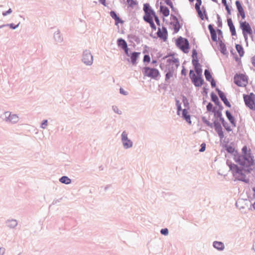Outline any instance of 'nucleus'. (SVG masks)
<instances>
[{
    "label": "nucleus",
    "mask_w": 255,
    "mask_h": 255,
    "mask_svg": "<svg viewBox=\"0 0 255 255\" xmlns=\"http://www.w3.org/2000/svg\"><path fill=\"white\" fill-rule=\"evenodd\" d=\"M173 76V73L172 72L169 71V72L167 73L165 76L166 80L170 79L171 77H172Z\"/></svg>",
    "instance_id": "nucleus-39"
},
{
    "label": "nucleus",
    "mask_w": 255,
    "mask_h": 255,
    "mask_svg": "<svg viewBox=\"0 0 255 255\" xmlns=\"http://www.w3.org/2000/svg\"><path fill=\"white\" fill-rule=\"evenodd\" d=\"M117 44L118 46L122 48L123 50L128 47L126 41L122 38H119L118 39Z\"/></svg>",
    "instance_id": "nucleus-22"
},
{
    "label": "nucleus",
    "mask_w": 255,
    "mask_h": 255,
    "mask_svg": "<svg viewBox=\"0 0 255 255\" xmlns=\"http://www.w3.org/2000/svg\"><path fill=\"white\" fill-rule=\"evenodd\" d=\"M59 180L61 183L66 184H68L71 183V179L67 176L62 177Z\"/></svg>",
    "instance_id": "nucleus-31"
},
{
    "label": "nucleus",
    "mask_w": 255,
    "mask_h": 255,
    "mask_svg": "<svg viewBox=\"0 0 255 255\" xmlns=\"http://www.w3.org/2000/svg\"><path fill=\"white\" fill-rule=\"evenodd\" d=\"M156 62V61L155 60H153L152 63H155Z\"/></svg>",
    "instance_id": "nucleus-60"
},
{
    "label": "nucleus",
    "mask_w": 255,
    "mask_h": 255,
    "mask_svg": "<svg viewBox=\"0 0 255 255\" xmlns=\"http://www.w3.org/2000/svg\"><path fill=\"white\" fill-rule=\"evenodd\" d=\"M218 31L219 32H221L220 30H218Z\"/></svg>",
    "instance_id": "nucleus-62"
},
{
    "label": "nucleus",
    "mask_w": 255,
    "mask_h": 255,
    "mask_svg": "<svg viewBox=\"0 0 255 255\" xmlns=\"http://www.w3.org/2000/svg\"><path fill=\"white\" fill-rule=\"evenodd\" d=\"M214 247L219 250H223L224 249V245L223 243L221 242L215 241L213 243Z\"/></svg>",
    "instance_id": "nucleus-28"
},
{
    "label": "nucleus",
    "mask_w": 255,
    "mask_h": 255,
    "mask_svg": "<svg viewBox=\"0 0 255 255\" xmlns=\"http://www.w3.org/2000/svg\"><path fill=\"white\" fill-rule=\"evenodd\" d=\"M234 80V83L239 87H246L248 83V77L243 74L235 75Z\"/></svg>",
    "instance_id": "nucleus-7"
},
{
    "label": "nucleus",
    "mask_w": 255,
    "mask_h": 255,
    "mask_svg": "<svg viewBox=\"0 0 255 255\" xmlns=\"http://www.w3.org/2000/svg\"><path fill=\"white\" fill-rule=\"evenodd\" d=\"M120 93L122 94H123L124 95H127L128 94V92L127 91H125L123 88H120Z\"/></svg>",
    "instance_id": "nucleus-48"
},
{
    "label": "nucleus",
    "mask_w": 255,
    "mask_h": 255,
    "mask_svg": "<svg viewBox=\"0 0 255 255\" xmlns=\"http://www.w3.org/2000/svg\"><path fill=\"white\" fill-rule=\"evenodd\" d=\"M253 191H254V196L255 195V188H253Z\"/></svg>",
    "instance_id": "nucleus-61"
},
{
    "label": "nucleus",
    "mask_w": 255,
    "mask_h": 255,
    "mask_svg": "<svg viewBox=\"0 0 255 255\" xmlns=\"http://www.w3.org/2000/svg\"><path fill=\"white\" fill-rule=\"evenodd\" d=\"M5 249L3 247H0V255H3L5 253Z\"/></svg>",
    "instance_id": "nucleus-45"
},
{
    "label": "nucleus",
    "mask_w": 255,
    "mask_h": 255,
    "mask_svg": "<svg viewBox=\"0 0 255 255\" xmlns=\"http://www.w3.org/2000/svg\"><path fill=\"white\" fill-rule=\"evenodd\" d=\"M0 118L5 123L11 124H15L19 121V117L16 114H13L9 111L4 112Z\"/></svg>",
    "instance_id": "nucleus-4"
},
{
    "label": "nucleus",
    "mask_w": 255,
    "mask_h": 255,
    "mask_svg": "<svg viewBox=\"0 0 255 255\" xmlns=\"http://www.w3.org/2000/svg\"><path fill=\"white\" fill-rule=\"evenodd\" d=\"M213 1L215 2H218V0H212Z\"/></svg>",
    "instance_id": "nucleus-58"
},
{
    "label": "nucleus",
    "mask_w": 255,
    "mask_h": 255,
    "mask_svg": "<svg viewBox=\"0 0 255 255\" xmlns=\"http://www.w3.org/2000/svg\"><path fill=\"white\" fill-rule=\"evenodd\" d=\"M124 50L125 51V52L126 53V54L128 56V57H130V54L131 53H129L128 52V47L126 48V49H124Z\"/></svg>",
    "instance_id": "nucleus-47"
},
{
    "label": "nucleus",
    "mask_w": 255,
    "mask_h": 255,
    "mask_svg": "<svg viewBox=\"0 0 255 255\" xmlns=\"http://www.w3.org/2000/svg\"><path fill=\"white\" fill-rule=\"evenodd\" d=\"M110 16L115 19V24L118 25L119 23H123L124 21L120 19V18L118 16L116 12L114 11H111L110 12Z\"/></svg>",
    "instance_id": "nucleus-18"
},
{
    "label": "nucleus",
    "mask_w": 255,
    "mask_h": 255,
    "mask_svg": "<svg viewBox=\"0 0 255 255\" xmlns=\"http://www.w3.org/2000/svg\"><path fill=\"white\" fill-rule=\"evenodd\" d=\"M198 16L202 20H204L205 18L208 19V17L206 14V11L204 6L201 9L200 6L195 7Z\"/></svg>",
    "instance_id": "nucleus-14"
},
{
    "label": "nucleus",
    "mask_w": 255,
    "mask_h": 255,
    "mask_svg": "<svg viewBox=\"0 0 255 255\" xmlns=\"http://www.w3.org/2000/svg\"><path fill=\"white\" fill-rule=\"evenodd\" d=\"M160 11L165 17L168 16L170 13L169 9L166 6L161 5L160 7Z\"/></svg>",
    "instance_id": "nucleus-23"
},
{
    "label": "nucleus",
    "mask_w": 255,
    "mask_h": 255,
    "mask_svg": "<svg viewBox=\"0 0 255 255\" xmlns=\"http://www.w3.org/2000/svg\"><path fill=\"white\" fill-rule=\"evenodd\" d=\"M227 22L228 26L230 28V31L231 32V34L232 35H236V29L234 25V24L233 23V21L231 19V18H228L227 19Z\"/></svg>",
    "instance_id": "nucleus-20"
},
{
    "label": "nucleus",
    "mask_w": 255,
    "mask_h": 255,
    "mask_svg": "<svg viewBox=\"0 0 255 255\" xmlns=\"http://www.w3.org/2000/svg\"><path fill=\"white\" fill-rule=\"evenodd\" d=\"M242 155H235V160L242 166L250 167L253 164L254 160L251 155V150L247 146L242 149Z\"/></svg>",
    "instance_id": "nucleus-2"
},
{
    "label": "nucleus",
    "mask_w": 255,
    "mask_h": 255,
    "mask_svg": "<svg viewBox=\"0 0 255 255\" xmlns=\"http://www.w3.org/2000/svg\"><path fill=\"white\" fill-rule=\"evenodd\" d=\"M12 12V9L11 8H9L7 11L2 12V15L3 16H6L9 14H10Z\"/></svg>",
    "instance_id": "nucleus-38"
},
{
    "label": "nucleus",
    "mask_w": 255,
    "mask_h": 255,
    "mask_svg": "<svg viewBox=\"0 0 255 255\" xmlns=\"http://www.w3.org/2000/svg\"><path fill=\"white\" fill-rule=\"evenodd\" d=\"M251 62L252 64L255 67V56H253L251 58Z\"/></svg>",
    "instance_id": "nucleus-50"
},
{
    "label": "nucleus",
    "mask_w": 255,
    "mask_h": 255,
    "mask_svg": "<svg viewBox=\"0 0 255 255\" xmlns=\"http://www.w3.org/2000/svg\"><path fill=\"white\" fill-rule=\"evenodd\" d=\"M219 44L220 46V50L221 52V53L224 55L227 54L228 53V52L225 43H224L222 41H221L219 42Z\"/></svg>",
    "instance_id": "nucleus-25"
},
{
    "label": "nucleus",
    "mask_w": 255,
    "mask_h": 255,
    "mask_svg": "<svg viewBox=\"0 0 255 255\" xmlns=\"http://www.w3.org/2000/svg\"><path fill=\"white\" fill-rule=\"evenodd\" d=\"M188 110V109H184L183 110L182 116L187 123H188L189 124H191V121L190 120V116L187 111Z\"/></svg>",
    "instance_id": "nucleus-21"
},
{
    "label": "nucleus",
    "mask_w": 255,
    "mask_h": 255,
    "mask_svg": "<svg viewBox=\"0 0 255 255\" xmlns=\"http://www.w3.org/2000/svg\"><path fill=\"white\" fill-rule=\"evenodd\" d=\"M196 72L197 75L195 74L193 71L190 70V77L194 85L196 87H200L203 85V80L202 79L200 73L197 70Z\"/></svg>",
    "instance_id": "nucleus-9"
},
{
    "label": "nucleus",
    "mask_w": 255,
    "mask_h": 255,
    "mask_svg": "<svg viewBox=\"0 0 255 255\" xmlns=\"http://www.w3.org/2000/svg\"><path fill=\"white\" fill-rule=\"evenodd\" d=\"M206 149V144L205 143H203L201 145V148L199 150L200 152H203Z\"/></svg>",
    "instance_id": "nucleus-42"
},
{
    "label": "nucleus",
    "mask_w": 255,
    "mask_h": 255,
    "mask_svg": "<svg viewBox=\"0 0 255 255\" xmlns=\"http://www.w3.org/2000/svg\"><path fill=\"white\" fill-rule=\"evenodd\" d=\"M223 125L224 126V127H225V128H226V129L228 131H230L232 130V128L229 127L228 126L226 125V124H225V123H223Z\"/></svg>",
    "instance_id": "nucleus-44"
},
{
    "label": "nucleus",
    "mask_w": 255,
    "mask_h": 255,
    "mask_svg": "<svg viewBox=\"0 0 255 255\" xmlns=\"http://www.w3.org/2000/svg\"><path fill=\"white\" fill-rule=\"evenodd\" d=\"M236 49L238 51L240 57L243 56L244 55V50L242 45L240 44L236 45Z\"/></svg>",
    "instance_id": "nucleus-29"
},
{
    "label": "nucleus",
    "mask_w": 255,
    "mask_h": 255,
    "mask_svg": "<svg viewBox=\"0 0 255 255\" xmlns=\"http://www.w3.org/2000/svg\"><path fill=\"white\" fill-rule=\"evenodd\" d=\"M157 34L159 37L162 38L164 41L166 40L167 36V32L165 27H162L161 28L159 27Z\"/></svg>",
    "instance_id": "nucleus-15"
},
{
    "label": "nucleus",
    "mask_w": 255,
    "mask_h": 255,
    "mask_svg": "<svg viewBox=\"0 0 255 255\" xmlns=\"http://www.w3.org/2000/svg\"><path fill=\"white\" fill-rule=\"evenodd\" d=\"M240 28L242 30L243 34L246 40L248 38V35H252L253 34V31L250 25V24L246 21H240Z\"/></svg>",
    "instance_id": "nucleus-5"
},
{
    "label": "nucleus",
    "mask_w": 255,
    "mask_h": 255,
    "mask_svg": "<svg viewBox=\"0 0 255 255\" xmlns=\"http://www.w3.org/2000/svg\"><path fill=\"white\" fill-rule=\"evenodd\" d=\"M143 62L149 63L150 61V56L148 55H145L143 57Z\"/></svg>",
    "instance_id": "nucleus-35"
},
{
    "label": "nucleus",
    "mask_w": 255,
    "mask_h": 255,
    "mask_svg": "<svg viewBox=\"0 0 255 255\" xmlns=\"http://www.w3.org/2000/svg\"><path fill=\"white\" fill-rule=\"evenodd\" d=\"M230 170L232 171L233 176L237 180L244 181L246 183L249 182V179L246 178V174L250 172L248 169L249 167L242 166V169H240L236 164L227 162Z\"/></svg>",
    "instance_id": "nucleus-3"
},
{
    "label": "nucleus",
    "mask_w": 255,
    "mask_h": 255,
    "mask_svg": "<svg viewBox=\"0 0 255 255\" xmlns=\"http://www.w3.org/2000/svg\"><path fill=\"white\" fill-rule=\"evenodd\" d=\"M235 4L238 11V16H241L242 19H244L246 17V13L240 1L237 0Z\"/></svg>",
    "instance_id": "nucleus-12"
},
{
    "label": "nucleus",
    "mask_w": 255,
    "mask_h": 255,
    "mask_svg": "<svg viewBox=\"0 0 255 255\" xmlns=\"http://www.w3.org/2000/svg\"><path fill=\"white\" fill-rule=\"evenodd\" d=\"M161 233L164 235H167L168 234V230L167 229H163L160 231Z\"/></svg>",
    "instance_id": "nucleus-41"
},
{
    "label": "nucleus",
    "mask_w": 255,
    "mask_h": 255,
    "mask_svg": "<svg viewBox=\"0 0 255 255\" xmlns=\"http://www.w3.org/2000/svg\"><path fill=\"white\" fill-rule=\"evenodd\" d=\"M143 9L144 12L143 19L150 24V27L153 30H155L156 28L154 24L153 19L155 20L157 24L159 25L160 21L158 17L148 3L144 4Z\"/></svg>",
    "instance_id": "nucleus-1"
},
{
    "label": "nucleus",
    "mask_w": 255,
    "mask_h": 255,
    "mask_svg": "<svg viewBox=\"0 0 255 255\" xmlns=\"http://www.w3.org/2000/svg\"><path fill=\"white\" fill-rule=\"evenodd\" d=\"M182 102L184 105L185 109H189V105L188 101L187 99V98L184 96H183L182 98Z\"/></svg>",
    "instance_id": "nucleus-33"
},
{
    "label": "nucleus",
    "mask_w": 255,
    "mask_h": 255,
    "mask_svg": "<svg viewBox=\"0 0 255 255\" xmlns=\"http://www.w3.org/2000/svg\"><path fill=\"white\" fill-rule=\"evenodd\" d=\"M211 85L212 87H215L216 86L215 82L213 80L211 81Z\"/></svg>",
    "instance_id": "nucleus-53"
},
{
    "label": "nucleus",
    "mask_w": 255,
    "mask_h": 255,
    "mask_svg": "<svg viewBox=\"0 0 255 255\" xmlns=\"http://www.w3.org/2000/svg\"><path fill=\"white\" fill-rule=\"evenodd\" d=\"M205 76L206 80L209 81H211V80H213L212 79V77L210 74V72L208 70H205Z\"/></svg>",
    "instance_id": "nucleus-32"
},
{
    "label": "nucleus",
    "mask_w": 255,
    "mask_h": 255,
    "mask_svg": "<svg viewBox=\"0 0 255 255\" xmlns=\"http://www.w3.org/2000/svg\"><path fill=\"white\" fill-rule=\"evenodd\" d=\"M253 208L255 209V202L253 205Z\"/></svg>",
    "instance_id": "nucleus-59"
},
{
    "label": "nucleus",
    "mask_w": 255,
    "mask_h": 255,
    "mask_svg": "<svg viewBox=\"0 0 255 255\" xmlns=\"http://www.w3.org/2000/svg\"><path fill=\"white\" fill-rule=\"evenodd\" d=\"M212 99H213V101L215 103L217 104V103H219V99H218V97H216V96L215 98H213H213H212Z\"/></svg>",
    "instance_id": "nucleus-49"
},
{
    "label": "nucleus",
    "mask_w": 255,
    "mask_h": 255,
    "mask_svg": "<svg viewBox=\"0 0 255 255\" xmlns=\"http://www.w3.org/2000/svg\"><path fill=\"white\" fill-rule=\"evenodd\" d=\"M142 72L144 76L152 79H156L159 75V72L157 69L151 68L148 67H144L142 70Z\"/></svg>",
    "instance_id": "nucleus-8"
},
{
    "label": "nucleus",
    "mask_w": 255,
    "mask_h": 255,
    "mask_svg": "<svg viewBox=\"0 0 255 255\" xmlns=\"http://www.w3.org/2000/svg\"><path fill=\"white\" fill-rule=\"evenodd\" d=\"M106 0H99V1L103 5H106Z\"/></svg>",
    "instance_id": "nucleus-51"
},
{
    "label": "nucleus",
    "mask_w": 255,
    "mask_h": 255,
    "mask_svg": "<svg viewBox=\"0 0 255 255\" xmlns=\"http://www.w3.org/2000/svg\"><path fill=\"white\" fill-rule=\"evenodd\" d=\"M196 0L197 2L195 3V7H198V6H201V5L202 4V0ZM189 1L190 2H193L194 1V0H189Z\"/></svg>",
    "instance_id": "nucleus-34"
},
{
    "label": "nucleus",
    "mask_w": 255,
    "mask_h": 255,
    "mask_svg": "<svg viewBox=\"0 0 255 255\" xmlns=\"http://www.w3.org/2000/svg\"><path fill=\"white\" fill-rule=\"evenodd\" d=\"M226 150L229 153H234L235 152V149L232 146L227 147Z\"/></svg>",
    "instance_id": "nucleus-37"
},
{
    "label": "nucleus",
    "mask_w": 255,
    "mask_h": 255,
    "mask_svg": "<svg viewBox=\"0 0 255 255\" xmlns=\"http://www.w3.org/2000/svg\"><path fill=\"white\" fill-rule=\"evenodd\" d=\"M19 24L20 22H19L17 25H14L13 23L2 24L0 25V29L4 27L8 26L12 29H15L18 27Z\"/></svg>",
    "instance_id": "nucleus-30"
},
{
    "label": "nucleus",
    "mask_w": 255,
    "mask_h": 255,
    "mask_svg": "<svg viewBox=\"0 0 255 255\" xmlns=\"http://www.w3.org/2000/svg\"><path fill=\"white\" fill-rule=\"evenodd\" d=\"M176 106L177 107L178 113V114H179V112L181 110V105L178 101H176Z\"/></svg>",
    "instance_id": "nucleus-40"
},
{
    "label": "nucleus",
    "mask_w": 255,
    "mask_h": 255,
    "mask_svg": "<svg viewBox=\"0 0 255 255\" xmlns=\"http://www.w3.org/2000/svg\"><path fill=\"white\" fill-rule=\"evenodd\" d=\"M246 105L251 110L255 111V95L251 93L249 95H243Z\"/></svg>",
    "instance_id": "nucleus-6"
},
{
    "label": "nucleus",
    "mask_w": 255,
    "mask_h": 255,
    "mask_svg": "<svg viewBox=\"0 0 255 255\" xmlns=\"http://www.w3.org/2000/svg\"><path fill=\"white\" fill-rule=\"evenodd\" d=\"M140 53L137 52H133L130 54V59L131 63L133 65H135L136 64V60L138 57L140 56Z\"/></svg>",
    "instance_id": "nucleus-17"
},
{
    "label": "nucleus",
    "mask_w": 255,
    "mask_h": 255,
    "mask_svg": "<svg viewBox=\"0 0 255 255\" xmlns=\"http://www.w3.org/2000/svg\"><path fill=\"white\" fill-rule=\"evenodd\" d=\"M83 61L87 65H91L93 63V59L90 52L85 50L83 53Z\"/></svg>",
    "instance_id": "nucleus-11"
},
{
    "label": "nucleus",
    "mask_w": 255,
    "mask_h": 255,
    "mask_svg": "<svg viewBox=\"0 0 255 255\" xmlns=\"http://www.w3.org/2000/svg\"><path fill=\"white\" fill-rule=\"evenodd\" d=\"M47 125H48V121L47 120H45L41 123V128H45Z\"/></svg>",
    "instance_id": "nucleus-36"
},
{
    "label": "nucleus",
    "mask_w": 255,
    "mask_h": 255,
    "mask_svg": "<svg viewBox=\"0 0 255 255\" xmlns=\"http://www.w3.org/2000/svg\"><path fill=\"white\" fill-rule=\"evenodd\" d=\"M182 74L184 75L186 74V72L184 70H182Z\"/></svg>",
    "instance_id": "nucleus-54"
},
{
    "label": "nucleus",
    "mask_w": 255,
    "mask_h": 255,
    "mask_svg": "<svg viewBox=\"0 0 255 255\" xmlns=\"http://www.w3.org/2000/svg\"><path fill=\"white\" fill-rule=\"evenodd\" d=\"M177 46L184 53H188L189 49V42L186 39L179 38L176 42Z\"/></svg>",
    "instance_id": "nucleus-10"
},
{
    "label": "nucleus",
    "mask_w": 255,
    "mask_h": 255,
    "mask_svg": "<svg viewBox=\"0 0 255 255\" xmlns=\"http://www.w3.org/2000/svg\"><path fill=\"white\" fill-rule=\"evenodd\" d=\"M207 109L208 111H212L213 109V105L211 103H209L207 106Z\"/></svg>",
    "instance_id": "nucleus-43"
},
{
    "label": "nucleus",
    "mask_w": 255,
    "mask_h": 255,
    "mask_svg": "<svg viewBox=\"0 0 255 255\" xmlns=\"http://www.w3.org/2000/svg\"><path fill=\"white\" fill-rule=\"evenodd\" d=\"M122 139L124 147L126 148L132 146V142L128 138V134L126 131H124L122 134Z\"/></svg>",
    "instance_id": "nucleus-13"
},
{
    "label": "nucleus",
    "mask_w": 255,
    "mask_h": 255,
    "mask_svg": "<svg viewBox=\"0 0 255 255\" xmlns=\"http://www.w3.org/2000/svg\"><path fill=\"white\" fill-rule=\"evenodd\" d=\"M55 35L57 36L58 37H60V34L59 33H56Z\"/></svg>",
    "instance_id": "nucleus-57"
},
{
    "label": "nucleus",
    "mask_w": 255,
    "mask_h": 255,
    "mask_svg": "<svg viewBox=\"0 0 255 255\" xmlns=\"http://www.w3.org/2000/svg\"><path fill=\"white\" fill-rule=\"evenodd\" d=\"M222 2L224 4V6L228 5L226 0H222Z\"/></svg>",
    "instance_id": "nucleus-52"
},
{
    "label": "nucleus",
    "mask_w": 255,
    "mask_h": 255,
    "mask_svg": "<svg viewBox=\"0 0 255 255\" xmlns=\"http://www.w3.org/2000/svg\"><path fill=\"white\" fill-rule=\"evenodd\" d=\"M225 8L227 11V13L229 15H230L231 14V10L229 8V6L228 5H225Z\"/></svg>",
    "instance_id": "nucleus-46"
},
{
    "label": "nucleus",
    "mask_w": 255,
    "mask_h": 255,
    "mask_svg": "<svg viewBox=\"0 0 255 255\" xmlns=\"http://www.w3.org/2000/svg\"><path fill=\"white\" fill-rule=\"evenodd\" d=\"M215 130L218 133L220 138L223 139L224 137V133L222 130V128L221 126H216Z\"/></svg>",
    "instance_id": "nucleus-27"
},
{
    "label": "nucleus",
    "mask_w": 255,
    "mask_h": 255,
    "mask_svg": "<svg viewBox=\"0 0 255 255\" xmlns=\"http://www.w3.org/2000/svg\"><path fill=\"white\" fill-rule=\"evenodd\" d=\"M206 124H207V125H210V123L209 122H208L207 121H204Z\"/></svg>",
    "instance_id": "nucleus-55"
},
{
    "label": "nucleus",
    "mask_w": 255,
    "mask_h": 255,
    "mask_svg": "<svg viewBox=\"0 0 255 255\" xmlns=\"http://www.w3.org/2000/svg\"><path fill=\"white\" fill-rule=\"evenodd\" d=\"M219 96L221 100L223 101L224 103L228 107H231V105L230 103V102L228 101V99L226 97V96L224 95V94L223 93H219Z\"/></svg>",
    "instance_id": "nucleus-26"
},
{
    "label": "nucleus",
    "mask_w": 255,
    "mask_h": 255,
    "mask_svg": "<svg viewBox=\"0 0 255 255\" xmlns=\"http://www.w3.org/2000/svg\"><path fill=\"white\" fill-rule=\"evenodd\" d=\"M5 224L9 229H14L17 226L18 222L15 219H8L6 221Z\"/></svg>",
    "instance_id": "nucleus-16"
},
{
    "label": "nucleus",
    "mask_w": 255,
    "mask_h": 255,
    "mask_svg": "<svg viewBox=\"0 0 255 255\" xmlns=\"http://www.w3.org/2000/svg\"><path fill=\"white\" fill-rule=\"evenodd\" d=\"M208 28L210 31L211 38L213 41H217V37L216 34V32L215 30L213 27L212 25L211 24H209L208 25Z\"/></svg>",
    "instance_id": "nucleus-19"
},
{
    "label": "nucleus",
    "mask_w": 255,
    "mask_h": 255,
    "mask_svg": "<svg viewBox=\"0 0 255 255\" xmlns=\"http://www.w3.org/2000/svg\"><path fill=\"white\" fill-rule=\"evenodd\" d=\"M167 4H168L169 5H170L171 6V7H172V3L171 2H167Z\"/></svg>",
    "instance_id": "nucleus-56"
},
{
    "label": "nucleus",
    "mask_w": 255,
    "mask_h": 255,
    "mask_svg": "<svg viewBox=\"0 0 255 255\" xmlns=\"http://www.w3.org/2000/svg\"><path fill=\"white\" fill-rule=\"evenodd\" d=\"M226 115L231 124L234 127H235L236 121L234 117L231 115V113L229 111H227L226 112Z\"/></svg>",
    "instance_id": "nucleus-24"
}]
</instances>
